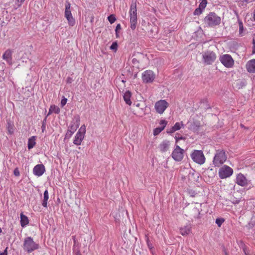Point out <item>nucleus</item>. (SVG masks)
<instances>
[{
	"label": "nucleus",
	"instance_id": "nucleus-1",
	"mask_svg": "<svg viewBox=\"0 0 255 255\" xmlns=\"http://www.w3.org/2000/svg\"><path fill=\"white\" fill-rule=\"evenodd\" d=\"M204 21L208 26L214 27L220 24L221 19L215 12H211L205 16Z\"/></svg>",
	"mask_w": 255,
	"mask_h": 255
},
{
	"label": "nucleus",
	"instance_id": "nucleus-2",
	"mask_svg": "<svg viewBox=\"0 0 255 255\" xmlns=\"http://www.w3.org/2000/svg\"><path fill=\"white\" fill-rule=\"evenodd\" d=\"M227 157L225 151L223 149L216 150L213 158V164L215 167H219L227 160Z\"/></svg>",
	"mask_w": 255,
	"mask_h": 255
},
{
	"label": "nucleus",
	"instance_id": "nucleus-3",
	"mask_svg": "<svg viewBox=\"0 0 255 255\" xmlns=\"http://www.w3.org/2000/svg\"><path fill=\"white\" fill-rule=\"evenodd\" d=\"M80 118L78 115L75 116L73 119L70 126L65 134V138H70L77 130L80 125Z\"/></svg>",
	"mask_w": 255,
	"mask_h": 255
},
{
	"label": "nucleus",
	"instance_id": "nucleus-4",
	"mask_svg": "<svg viewBox=\"0 0 255 255\" xmlns=\"http://www.w3.org/2000/svg\"><path fill=\"white\" fill-rule=\"evenodd\" d=\"M130 15V28L134 30L137 24V9L136 2H132L129 11Z\"/></svg>",
	"mask_w": 255,
	"mask_h": 255
},
{
	"label": "nucleus",
	"instance_id": "nucleus-5",
	"mask_svg": "<svg viewBox=\"0 0 255 255\" xmlns=\"http://www.w3.org/2000/svg\"><path fill=\"white\" fill-rule=\"evenodd\" d=\"M39 247L38 244L35 243L31 237L26 238L23 242V249L28 253L37 249Z\"/></svg>",
	"mask_w": 255,
	"mask_h": 255
},
{
	"label": "nucleus",
	"instance_id": "nucleus-6",
	"mask_svg": "<svg viewBox=\"0 0 255 255\" xmlns=\"http://www.w3.org/2000/svg\"><path fill=\"white\" fill-rule=\"evenodd\" d=\"M192 159L200 165L203 164L205 162V157L202 150H194L191 154Z\"/></svg>",
	"mask_w": 255,
	"mask_h": 255
},
{
	"label": "nucleus",
	"instance_id": "nucleus-7",
	"mask_svg": "<svg viewBox=\"0 0 255 255\" xmlns=\"http://www.w3.org/2000/svg\"><path fill=\"white\" fill-rule=\"evenodd\" d=\"M202 57L204 62L208 65L212 64L215 62L217 58V55L215 52L207 50L202 54Z\"/></svg>",
	"mask_w": 255,
	"mask_h": 255
},
{
	"label": "nucleus",
	"instance_id": "nucleus-8",
	"mask_svg": "<svg viewBox=\"0 0 255 255\" xmlns=\"http://www.w3.org/2000/svg\"><path fill=\"white\" fill-rule=\"evenodd\" d=\"M85 133L86 126L83 125L80 127L75 135L73 140V143L77 145H80L85 137Z\"/></svg>",
	"mask_w": 255,
	"mask_h": 255
},
{
	"label": "nucleus",
	"instance_id": "nucleus-9",
	"mask_svg": "<svg viewBox=\"0 0 255 255\" xmlns=\"http://www.w3.org/2000/svg\"><path fill=\"white\" fill-rule=\"evenodd\" d=\"M221 63L226 68H232L234 64V60L229 54H224L220 56Z\"/></svg>",
	"mask_w": 255,
	"mask_h": 255
},
{
	"label": "nucleus",
	"instance_id": "nucleus-10",
	"mask_svg": "<svg viewBox=\"0 0 255 255\" xmlns=\"http://www.w3.org/2000/svg\"><path fill=\"white\" fill-rule=\"evenodd\" d=\"M233 173V169L227 165H224L219 170V176L221 179L229 177Z\"/></svg>",
	"mask_w": 255,
	"mask_h": 255
},
{
	"label": "nucleus",
	"instance_id": "nucleus-11",
	"mask_svg": "<svg viewBox=\"0 0 255 255\" xmlns=\"http://www.w3.org/2000/svg\"><path fill=\"white\" fill-rule=\"evenodd\" d=\"M171 156L175 161H181L184 157V150L180 148L179 145H176Z\"/></svg>",
	"mask_w": 255,
	"mask_h": 255
},
{
	"label": "nucleus",
	"instance_id": "nucleus-12",
	"mask_svg": "<svg viewBox=\"0 0 255 255\" xmlns=\"http://www.w3.org/2000/svg\"><path fill=\"white\" fill-rule=\"evenodd\" d=\"M155 75L151 70H146L142 74V79L144 83H151L153 81Z\"/></svg>",
	"mask_w": 255,
	"mask_h": 255
},
{
	"label": "nucleus",
	"instance_id": "nucleus-13",
	"mask_svg": "<svg viewBox=\"0 0 255 255\" xmlns=\"http://www.w3.org/2000/svg\"><path fill=\"white\" fill-rule=\"evenodd\" d=\"M169 106V104L164 100H160L155 104V109L156 112H164Z\"/></svg>",
	"mask_w": 255,
	"mask_h": 255
},
{
	"label": "nucleus",
	"instance_id": "nucleus-14",
	"mask_svg": "<svg viewBox=\"0 0 255 255\" xmlns=\"http://www.w3.org/2000/svg\"><path fill=\"white\" fill-rule=\"evenodd\" d=\"M236 183L241 186H247L249 184V181L242 173L238 174L236 178Z\"/></svg>",
	"mask_w": 255,
	"mask_h": 255
},
{
	"label": "nucleus",
	"instance_id": "nucleus-15",
	"mask_svg": "<svg viewBox=\"0 0 255 255\" xmlns=\"http://www.w3.org/2000/svg\"><path fill=\"white\" fill-rule=\"evenodd\" d=\"M45 171V168L42 164L36 165L33 169V174L38 177L42 176Z\"/></svg>",
	"mask_w": 255,
	"mask_h": 255
},
{
	"label": "nucleus",
	"instance_id": "nucleus-16",
	"mask_svg": "<svg viewBox=\"0 0 255 255\" xmlns=\"http://www.w3.org/2000/svg\"><path fill=\"white\" fill-rule=\"evenodd\" d=\"M12 51L10 49H7L2 55V58L7 61V63L11 64L12 62Z\"/></svg>",
	"mask_w": 255,
	"mask_h": 255
},
{
	"label": "nucleus",
	"instance_id": "nucleus-17",
	"mask_svg": "<svg viewBox=\"0 0 255 255\" xmlns=\"http://www.w3.org/2000/svg\"><path fill=\"white\" fill-rule=\"evenodd\" d=\"M180 233L182 236H186L189 235L191 231V226L190 224H188L186 226L180 228Z\"/></svg>",
	"mask_w": 255,
	"mask_h": 255
},
{
	"label": "nucleus",
	"instance_id": "nucleus-18",
	"mask_svg": "<svg viewBox=\"0 0 255 255\" xmlns=\"http://www.w3.org/2000/svg\"><path fill=\"white\" fill-rule=\"evenodd\" d=\"M247 71L250 73H255V59L250 60L246 64Z\"/></svg>",
	"mask_w": 255,
	"mask_h": 255
},
{
	"label": "nucleus",
	"instance_id": "nucleus-19",
	"mask_svg": "<svg viewBox=\"0 0 255 255\" xmlns=\"http://www.w3.org/2000/svg\"><path fill=\"white\" fill-rule=\"evenodd\" d=\"M170 144L169 141L165 140L159 145V148L161 152H165L168 149Z\"/></svg>",
	"mask_w": 255,
	"mask_h": 255
},
{
	"label": "nucleus",
	"instance_id": "nucleus-20",
	"mask_svg": "<svg viewBox=\"0 0 255 255\" xmlns=\"http://www.w3.org/2000/svg\"><path fill=\"white\" fill-rule=\"evenodd\" d=\"M29 223V220L27 217L23 214H20V225L22 227H24Z\"/></svg>",
	"mask_w": 255,
	"mask_h": 255
},
{
	"label": "nucleus",
	"instance_id": "nucleus-21",
	"mask_svg": "<svg viewBox=\"0 0 255 255\" xmlns=\"http://www.w3.org/2000/svg\"><path fill=\"white\" fill-rule=\"evenodd\" d=\"M131 94L129 91H127L125 92L124 95V99L127 104L128 105H130L131 104V101L130 100Z\"/></svg>",
	"mask_w": 255,
	"mask_h": 255
},
{
	"label": "nucleus",
	"instance_id": "nucleus-22",
	"mask_svg": "<svg viewBox=\"0 0 255 255\" xmlns=\"http://www.w3.org/2000/svg\"><path fill=\"white\" fill-rule=\"evenodd\" d=\"M71 4L69 2H66L65 9V17H69L72 15L70 9Z\"/></svg>",
	"mask_w": 255,
	"mask_h": 255
},
{
	"label": "nucleus",
	"instance_id": "nucleus-23",
	"mask_svg": "<svg viewBox=\"0 0 255 255\" xmlns=\"http://www.w3.org/2000/svg\"><path fill=\"white\" fill-rule=\"evenodd\" d=\"M49 198V195H48V192L47 190H46L44 192L43 194V199L42 201V205L44 207H47V201Z\"/></svg>",
	"mask_w": 255,
	"mask_h": 255
},
{
	"label": "nucleus",
	"instance_id": "nucleus-24",
	"mask_svg": "<svg viewBox=\"0 0 255 255\" xmlns=\"http://www.w3.org/2000/svg\"><path fill=\"white\" fill-rule=\"evenodd\" d=\"M34 136L30 137L28 141L27 147L29 149L32 148L35 144Z\"/></svg>",
	"mask_w": 255,
	"mask_h": 255
},
{
	"label": "nucleus",
	"instance_id": "nucleus-25",
	"mask_svg": "<svg viewBox=\"0 0 255 255\" xmlns=\"http://www.w3.org/2000/svg\"><path fill=\"white\" fill-rule=\"evenodd\" d=\"M200 212L196 207L193 208L192 211V215L193 216L194 218H200Z\"/></svg>",
	"mask_w": 255,
	"mask_h": 255
},
{
	"label": "nucleus",
	"instance_id": "nucleus-26",
	"mask_svg": "<svg viewBox=\"0 0 255 255\" xmlns=\"http://www.w3.org/2000/svg\"><path fill=\"white\" fill-rule=\"evenodd\" d=\"M7 129L8 133L10 134H12L14 132L13 125L9 122H7Z\"/></svg>",
	"mask_w": 255,
	"mask_h": 255
},
{
	"label": "nucleus",
	"instance_id": "nucleus-27",
	"mask_svg": "<svg viewBox=\"0 0 255 255\" xmlns=\"http://www.w3.org/2000/svg\"><path fill=\"white\" fill-rule=\"evenodd\" d=\"M66 18L68 20L69 25L73 26L75 24V20H74V18L73 17L72 15L69 16V17H67Z\"/></svg>",
	"mask_w": 255,
	"mask_h": 255
},
{
	"label": "nucleus",
	"instance_id": "nucleus-28",
	"mask_svg": "<svg viewBox=\"0 0 255 255\" xmlns=\"http://www.w3.org/2000/svg\"><path fill=\"white\" fill-rule=\"evenodd\" d=\"M163 128H161V127H158V128H155L154 130H153V134L154 135H158L159 133H160L163 130Z\"/></svg>",
	"mask_w": 255,
	"mask_h": 255
},
{
	"label": "nucleus",
	"instance_id": "nucleus-29",
	"mask_svg": "<svg viewBox=\"0 0 255 255\" xmlns=\"http://www.w3.org/2000/svg\"><path fill=\"white\" fill-rule=\"evenodd\" d=\"M108 19L111 24H112L116 20V18L114 14H111L108 16Z\"/></svg>",
	"mask_w": 255,
	"mask_h": 255
},
{
	"label": "nucleus",
	"instance_id": "nucleus-30",
	"mask_svg": "<svg viewBox=\"0 0 255 255\" xmlns=\"http://www.w3.org/2000/svg\"><path fill=\"white\" fill-rule=\"evenodd\" d=\"M224 221L225 220L223 218H217L216 220V223L218 225V226L219 227H220Z\"/></svg>",
	"mask_w": 255,
	"mask_h": 255
},
{
	"label": "nucleus",
	"instance_id": "nucleus-31",
	"mask_svg": "<svg viewBox=\"0 0 255 255\" xmlns=\"http://www.w3.org/2000/svg\"><path fill=\"white\" fill-rule=\"evenodd\" d=\"M207 4V1H202L199 6V7L203 10V9L206 7Z\"/></svg>",
	"mask_w": 255,
	"mask_h": 255
},
{
	"label": "nucleus",
	"instance_id": "nucleus-32",
	"mask_svg": "<svg viewBox=\"0 0 255 255\" xmlns=\"http://www.w3.org/2000/svg\"><path fill=\"white\" fill-rule=\"evenodd\" d=\"M59 108L55 105L51 106L49 109V112H59Z\"/></svg>",
	"mask_w": 255,
	"mask_h": 255
},
{
	"label": "nucleus",
	"instance_id": "nucleus-33",
	"mask_svg": "<svg viewBox=\"0 0 255 255\" xmlns=\"http://www.w3.org/2000/svg\"><path fill=\"white\" fill-rule=\"evenodd\" d=\"M183 124L182 123H176L174 126L172 127L176 130H178L181 128V126H182Z\"/></svg>",
	"mask_w": 255,
	"mask_h": 255
},
{
	"label": "nucleus",
	"instance_id": "nucleus-34",
	"mask_svg": "<svg viewBox=\"0 0 255 255\" xmlns=\"http://www.w3.org/2000/svg\"><path fill=\"white\" fill-rule=\"evenodd\" d=\"M118 45L117 42H114L111 45L110 49L111 50H115V51H116L118 49Z\"/></svg>",
	"mask_w": 255,
	"mask_h": 255
},
{
	"label": "nucleus",
	"instance_id": "nucleus-35",
	"mask_svg": "<svg viewBox=\"0 0 255 255\" xmlns=\"http://www.w3.org/2000/svg\"><path fill=\"white\" fill-rule=\"evenodd\" d=\"M203 12V10L201 9L199 7H198L197 8L194 12V15H199L200 14H201Z\"/></svg>",
	"mask_w": 255,
	"mask_h": 255
},
{
	"label": "nucleus",
	"instance_id": "nucleus-36",
	"mask_svg": "<svg viewBox=\"0 0 255 255\" xmlns=\"http://www.w3.org/2000/svg\"><path fill=\"white\" fill-rule=\"evenodd\" d=\"M167 122L164 120H161L160 123H159V124H160V127H161V128H163V129H164L165 127H166V125H167Z\"/></svg>",
	"mask_w": 255,
	"mask_h": 255
},
{
	"label": "nucleus",
	"instance_id": "nucleus-37",
	"mask_svg": "<svg viewBox=\"0 0 255 255\" xmlns=\"http://www.w3.org/2000/svg\"><path fill=\"white\" fill-rule=\"evenodd\" d=\"M51 113H48V114L46 116V117H45V119H44V121H43V125H42V127H41V128H42V132H43V131H44V130H45V125H44V121H46V118H47V117H48V116H49Z\"/></svg>",
	"mask_w": 255,
	"mask_h": 255
},
{
	"label": "nucleus",
	"instance_id": "nucleus-38",
	"mask_svg": "<svg viewBox=\"0 0 255 255\" xmlns=\"http://www.w3.org/2000/svg\"><path fill=\"white\" fill-rule=\"evenodd\" d=\"M67 99L66 98L63 97V98L61 101V106L63 107L64 106H65L67 103Z\"/></svg>",
	"mask_w": 255,
	"mask_h": 255
},
{
	"label": "nucleus",
	"instance_id": "nucleus-39",
	"mask_svg": "<svg viewBox=\"0 0 255 255\" xmlns=\"http://www.w3.org/2000/svg\"><path fill=\"white\" fill-rule=\"evenodd\" d=\"M121 29V24H117V25L116 26V29H115L117 37H118V31L119 30H120Z\"/></svg>",
	"mask_w": 255,
	"mask_h": 255
},
{
	"label": "nucleus",
	"instance_id": "nucleus-40",
	"mask_svg": "<svg viewBox=\"0 0 255 255\" xmlns=\"http://www.w3.org/2000/svg\"><path fill=\"white\" fill-rule=\"evenodd\" d=\"M13 174L16 176H19L20 173H19V170H18L17 168L14 169V170L13 171Z\"/></svg>",
	"mask_w": 255,
	"mask_h": 255
},
{
	"label": "nucleus",
	"instance_id": "nucleus-41",
	"mask_svg": "<svg viewBox=\"0 0 255 255\" xmlns=\"http://www.w3.org/2000/svg\"><path fill=\"white\" fill-rule=\"evenodd\" d=\"M239 29L240 33H242L244 29V26L242 22H239Z\"/></svg>",
	"mask_w": 255,
	"mask_h": 255
},
{
	"label": "nucleus",
	"instance_id": "nucleus-42",
	"mask_svg": "<svg viewBox=\"0 0 255 255\" xmlns=\"http://www.w3.org/2000/svg\"><path fill=\"white\" fill-rule=\"evenodd\" d=\"M176 130L172 127L168 129L167 131L168 133H172Z\"/></svg>",
	"mask_w": 255,
	"mask_h": 255
},
{
	"label": "nucleus",
	"instance_id": "nucleus-43",
	"mask_svg": "<svg viewBox=\"0 0 255 255\" xmlns=\"http://www.w3.org/2000/svg\"><path fill=\"white\" fill-rule=\"evenodd\" d=\"M253 53H255V37L253 38Z\"/></svg>",
	"mask_w": 255,
	"mask_h": 255
},
{
	"label": "nucleus",
	"instance_id": "nucleus-44",
	"mask_svg": "<svg viewBox=\"0 0 255 255\" xmlns=\"http://www.w3.org/2000/svg\"><path fill=\"white\" fill-rule=\"evenodd\" d=\"M252 0H242L241 2H243L242 4H244V3H248L252 2Z\"/></svg>",
	"mask_w": 255,
	"mask_h": 255
},
{
	"label": "nucleus",
	"instance_id": "nucleus-45",
	"mask_svg": "<svg viewBox=\"0 0 255 255\" xmlns=\"http://www.w3.org/2000/svg\"><path fill=\"white\" fill-rule=\"evenodd\" d=\"M73 81L72 78L71 77H68L67 78L66 82L67 83H71Z\"/></svg>",
	"mask_w": 255,
	"mask_h": 255
},
{
	"label": "nucleus",
	"instance_id": "nucleus-46",
	"mask_svg": "<svg viewBox=\"0 0 255 255\" xmlns=\"http://www.w3.org/2000/svg\"><path fill=\"white\" fill-rule=\"evenodd\" d=\"M0 255H7V252L5 250L3 253H0Z\"/></svg>",
	"mask_w": 255,
	"mask_h": 255
},
{
	"label": "nucleus",
	"instance_id": "nucleus-47",
	"mask_svg": "<svg viewBox=\"0 0 255 255\" xmlns=\"http://www.w3.org/2000/svg\"><path fill=\"white\" fill-rule=\"evenodd\" d=\"M175 138H176V142H177V141L178 140L182 139V137H177L176 136Z\"/></svg>",
	"mask_w": 255,
	"mask_h": 255
},
{
	"label": "nucleus",
	"instance_id": "nucleus-48",
	"mask_svg": "<svg viewBox=\"0 0 255 255\" xmlns=\"http://www.w3.org/2000/svg\"><path fill=\"white\" fill-rule=\"evenodd\" d=\"M25 0H16L18 2H20V3H23Z\"/></svg>",
	"mask_w": 255,
	"mask_h": 255
},
{
	"label": "nucleus",
	"instance_id": "nucleus-49",
	"mask_svg": "<svg viewBox=\"0 0 255 255\" xmlns=\"http://www.w3.org/2000/svg\"><path fill=\"white\" fill-rule=\"evenodd\" d=\"M205 105H207L208 106V107L206 109V110H208V109H210L209 106L208 105H207V103H203V105H205Z\"/></svg>",
	"mask_w": 255,
	"mask_h": 255
},
{
	"label": "nucleus",
	"instance_id": "nucleus-50",
	"mask_svg": "<svg viewBox=\"0 0 255 255\" xmlns=\"http://www.w3.org/2000/svg\"><path fill=\"white\" fill-rule=\"evenodd\" d=\"M134 61H136V60L135 59H132V62L133 63H134Z\"/></svg>",
	"mask_w": 255,
	"mask_h": 255
},
{
	"label": "nucleus",
	"instance_id": "nucleus-51",
	"mask_svg": "<svg viewBox=\"0 0 255 255\" xmlns=\"http://www.w3.org/2000/svg\"><path fill=\"white\" fill-rule=\"evenodd\" d=\"M2 232V230L1 229V228H0V233Z\"/></svg>",
	"mask_w": 255,
	"mask_h": 255
},
{
	"label": "nucleus",
	"instance_id": "nucleus-52",
	"mask_svg": "<svg viewBox=\"0 0 255 255\" xmlns=\"http://www.w3.org/2000/svg\"><path fill=\"white\" fill-rule=\"evenodd\" d=\"M148 246L149 247H151V245H149V244H148Z\"/></svg>",
	"mask_w": 255,
	"mask_h": 255
},
{
	"label": "nucleus",
	"instance_id": "nucleus-53",
	"mask_svg": "<svg viewBox=\"0 0 255 255\" xmlns=\"http://www.w3.org/2000/svg\"><path fill=\"white\" fill-rule=\"evenodd\" d=\"M148 246L149 247H151V245H149V244H148Z\"/></svg>",
	"mask_w": 255,
	"mask_h": 255
},
{
	"label": "nucleus",
	"instance_id": "nucleus-54",
	"mask_svg": "<svg viewBox=\"0 0 255 255\" xmlns=\"http://www.w3.org/2000/svg\"><path fill=\"white\" fill-rule=\"evenodd\" d=\"M241 126L242 127H244L243 125H241Z\"/></svg>",
	"mask_w": 255,
	"mask_h": 255
},
{
	"label": "nucleus",
	"instance_id": "nucleus-55",
	"mask_svg": "<svg viewBox=\"0 0 255 255\" xmlns=\"http://www.w3.org/2000/svg\"><path fill=\"white\" fill-rule=\"evenodd\" d=\"M244 252H245V251H244ZM245 253L246 255H248L246 252H245Z\"/></svg>",
	"mask_w": 255,
	"mask_h": 255
},
{
	"label": "nucleus",
	"instance_id": "nucleus-56",
	"mask_svg": "<svg viewBox=\"0 0 255 255\" xmlns=\"http://www.w3.org/2000/svg\"><path fill=\"white\" fill-rule=\"evenodd\" d=\"M202 1H207V0H201Z\"/></svg>",
	"mask_w": 255,
	"mask_h": 255
},
{
	"label": "nucleus",
	"instance_id": "nucleus-57",
	"mask_svg": "<svg viewBox=\"0 0 255 255\" xmlns=\"http://www.w3.org/2000/svg\"><path fill=\"white\" fill-rule=\"evenodd\" d=\"M254 19L255 20V14H254Z\"/></svg>",
	"mask_w": 255,
	"mask_h": 255
},
{
	"label": "nucleus",
	"instance_id": "nucleus-58",
	"mask_svg": "<svg viewBox=\"0 0 255 255\" xmlns=\"http://www.w3.org/2000/svg\"><path fill=\"white\" fill-rule=\"evenodd\" d=\"M227 255V254H226V255Z\"/></svg>",
	"mask_w": 255,
	"mask_h": 255
}]
</instances>
